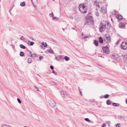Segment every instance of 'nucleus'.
I'll return each instance as SVG.
<instances>
[{
    "mask_svg": "<svg viewBox=\"0 0 127 127\" xmlns=\"http://www.w3.org/2000/svg\"><path fill=\"white\" fill-rule=\"evenodd\" d=\"M110 25L107 21L101 22L99 25V30L100 32L104 31L105 29H109L110 28Z\"/></svg>",
    "mask_w": 127,
    "mask_h": 127,
    "instance_id": "obj_1",
    "label": "nucleus"
},
{
    "mask_svg": "<svg viewBox=\"0 0 127 127\" xmlns=\"http://www.w3.org/2000/svg\"><path fill=\"white\" fill-rule=\"evenodd\" d=\"M94 23V21L92 16L88 14L85 21L84 26L85 27L89 26L91 27L93 25Z\"/></svg>",
    "mask_w": 127,
    "mask_h": 127,
    "instance_id": "obj_2",
    "label": "nucleus"
},
{
    "mask_svg": "<svg viewBox=\"0 0 127 127\" xmlns=\"http://www.w3.org/2000/svg\"><path fill=\"white\" fill-rule=\"evenodd\" d=\"M86 4L85 3L80 4L79 5V10L81 13L83 14L86 13L87 12L88 8L87 6L86 5H85Z\"/></svg>",
    "mask_w": 127,
    "mask_h": 127,
    "instance_id": "obj_3",
    "label": "nucleus"
},
{
    "mask_svg": "<svg viewBox=\"0 0 127 127\" xmlns=\"http://www.w3.org/2000/svg\"><path fill=\"white\" fill-rule=\"evenodd\" d=\"M121 49L123 50H126L127 49V43L126 42H123L121 45Z\"/></svg>",
    "mask_w": 127,
    "mask_h": 127,
    "instance_id": "obj_4",
    "label": "nucleus"
},
{
    "mask_svg": "<svg viewBox=\"0 0 127 127\" xmlns=\"http://www.w3.org/2000/svg\"><path fill=\"white\" fill-rule=\"evenodd\" d=\"M49 103L50 105L52 107H54L56 105V103L53 100L51 99L49 100Z\"/></svg>",
    "mask_w": 127,
    "mask_h": 127,
    "instance_id": "obj_5",
    "label": "nucleus"
},
{
    "mask_svg": "<svg viewBox=\"0 0 127 127\" xmlns=\"http://www.w3.org/2000/svg\"><path fill=\"white\" fill-rule=\"evenodd\" d=\"M102 49L103 52L107 54L109 53V49L108 47L107 46L103 47L102 48Z\"/></svg>",
    "mask_w": 127,
    "mask_h": 127,
    "instance_id": "obj_6",
    "label": "nucleus"
},
{
    "mask_svg": "<svg viewBox=\"0 0 127 127\" xmlns=\"http://www.w3.org/2000/svg\"><path fill=\"white\" fill-rule=\"evenodd\" d=\"M100 10L103 13H105L106 12V11L105 9V7L103 6L101 7Z\"/></svg>",
    "mask_w": 127,
    "mask_h": 127,
    "instance_id": "obj_7",
    "label": "nucleus"
},
{
    "mask_svg": "<svg viewBox=\"0 0 127 127\" xmlns=\"http://www.w3.org/2000/svg\"><path fill=\"white\" fill-rule=\"evenodd\" d=\"M116 17L117 19L120 20H122L123 19V17L122 15H117L116 16Z\"/></svg>",
    "mask_w": 127,
    "mask_h": 127,
    "instance_id": "obj_8",
    "label": "nucleus"
},
{
    "mask_svg": "<svg viewBox=\"0 0 127 127\" xmlns=\"http://www.w3.org/2000/svg\"><path fill=\"white\" fill-rule=\"evenodd\" d=\"M118 57V56L116 54H112V58L113 59H116Z\"/></svg>",
    "mask_w": 127,
    "mask_h": 127,
    "instance_id": "obj_9",
    "label": "nucleus"
},
{
    "mask_svg": "<svg viewBox=\"0 0 127 127\" xmlns=\"http://www.w3.org/2000/svg\"><path fill=\"white\" fill-rule=\"evenodd\" d=\"M106 38L108 41V42H111V39L110 36H106Z\"/></svg>",
    "mask_w": 127,
    "mask_h": 127,
    "instance_id": "obj_10",
    "label": "nucleus"
},
{
    "mask_svg": "<svg viewBox=\"0 0 127 127\" xmlns=\"http://www.w3.org/2000/svg\"><path fill=\"white\" fill-rule=\"evenodd\" d=\"M99 42L100 43H102L103 42V40L101 37H99Z\"/></svg>",
    "mask_w": 127,
    "mask_h": 127,
    "instance_id": "obj_11",
    "label": "nucleus"
},
{
    "mask_svg": "<svg viewBox=\"0 0 127 127\" xmlns=\"http://www.w3.org/2000/svg\"><path fill=\"white\" fill-rule=\"evenodd\" d=\"M94 4L96 6H97L98 8H99V3L96 1H95L94 2Z\"/></svg>",
    "mask_w": 127,
    "mask_h": 127,
    "instance_id": "obj_12",
    "label": "nucleus"
},
{
    "mask_svg": "<svg viewBox=\"0 0 127 127\" xmlns=\"http://www.w3.org/2000/svg\"><path fill=\"white\" fill-rule=\"evenodd\" d=\"M48 52L51 54H53L54 53V51L50 47V50H48Z\"/></svg>",
    "mask_w": 127,
    "mask_h": 127,
    "instance_id": "obj_13",
    "label": "nucleus"
},
{
    "mask_svg": "<svg viewBox=\"0 0 127 127\" xmlns=\"http://www.w3.org/2000/svg\"><path fill=\"white\" fill-rule=\"evenodd\" d=\"M112 105L114 106L118 107L119 105V104L116 103H112Z\"/></svg>",
    "mask_w": 127,
    "mask_h": 127,
    "instance_id": "obj_14",
    "label": "nucleus"
},
{
    "mask_svg": "<svg viewBox=\"0 0 127 127\" xmlns=\"http://www.w3.org/2000/svg\"><path fill=\"white\" fill-rule=\"evenodd\" d=\"M20 47L21 48L23 49H25L26 48V47L22 44L20 45Z\"/></svg>",
    "mask_w": 127,
    "mask_h": 127,
    "instance_id": "obj_15",
    "label": "nucleus"
},
{
    "mask_svg": "<svg viewBox=\"0 0 127 127\" xmlns=\"http://www.w3.org/2000/svg\"><path fill=\"white\" fill-rule=\"evenodd\" d=\"M112 102L110 100H108L106 101V104L107 105H109Z\"/></svg>",
    "mask_w": 127,
    "mask_h": 127,
    "instance_id": "obj_16",
    "label": "nucleus"
},
{
    "mask_svg": "<svg viewBox=\"0 0 127 127\" xmlns=\"http://www.w3.org/2000/svg\"><path fill=\"white\" fill-rule=\"evenodd\" d=\"M119 26L120 27H124L125 26L124 24L122 23H120L119 25Z\"/></svg>",
    "mask_w": 127,
    "mask_h": 127,
    "instance_id": "obj_17",
    "label": "nucleus"
},
{
    "mask_svg": "<svg viewBox=\"0 0 127 127\" xmlns=\"http://www.w3.org/2000/svg\"><path fill=\"white\" fill-rule=\"evenodd\" d=\"M28 42L30 43L29 45L30 46L34 44V42L31 41H29Z\"/></svg>",
    "mask_w": 127,
    "mask_h": 127,
    "instance_id": "obj_18",
    "label": "nucleus"
},
{
    "mask_svg": "<svg viewBox=\"0 0 127 127\" xmlns=\"http://www.w3.org/2000/svg\"><path fill=\"white\" fill-rule=\"evenodd\" d=\"M30 56L32 57L33 59H35L36 58V56L34 54H31Z\"/></svg>",
    "mask_w": 127,
    "mask_h": 127,
    "instance_id": "obj_19",
    "label": "nucleus"
},
{
    "mask_svg": "<svg viewBox=\"0 0 127 127\" xmlns=\"http://www.w3.org/2000/svg\"><path fill=\"white\" fill-rule=\"evenodd\" d=\"M26 5L25 2H23L21 3L20 4V5L22 6H24Z\"/></svg>",
    "mask_w": 127,
    "mask_h": 127,
    "instance_id": "obj_20",
    "label": "nucleus"
},
{
    "mask_svg": "<svg viewBox=\"0 0 127 127\" xmlns=\"http://www.w3.org/2000/svg\"><path fill=\"white\" fill-rule=\"evenodd\" d=\"M94 42L95 45L96 46H98V41L95 40L94 41Z\"/></svg>",
    "mask_w": 127,
    "mask_h": 127,
    "instance_id": "obj_21",
    "label": "nucleus"
},
{
    "mask_svg": "<svg viewBox=\"0 0 127 127\" xmlns=\"http://www.w3.org/2000/svg\"><path fill=\"white\" fill-rule=\"evenodd\" d=\"M41 45L44 46V47H45L47 46V45L46 43H44V42H43L42 43Z\"/></svg>",
    "mask_w": 127,
    "mask_h": 127,
    "instance_id": "obj_22",
    "label": "nucleus"
},
{
    "mask_svg": "<svg viewBox=\"0 0 127 127\" xmlns=\"http://www.w3.org/2000/svg\"><path fill=\"white\" fill-rule=\"evenodd\" d=\"M28 63H30L32 62V59L31 58H29L28 60Z\"/></svg>",
    "mask_w": 127,
    "mask_h": 127,
    "instance_id": "obj_23",
    "label": "nucleus"
},
{
    "mask_svg": "<svg viewBox=\"0 0 127 127\" xmlns=\"http://www.w3.org/2000/svg\"><path fill=\"white\" fill-rule=\"evenodd\" d=\"M65 60L66 61H68L69 60V57L67 56H65L64 57Z\"/></svg>",
    "mask_w": 127,
    "mask_h": 127,
    "instance_id": "obj_24",
    "label": "nucleus"
},
{
    "mask_svg": "<svg viewBox=\"0 0 127 127\" xmlns=\"http://www.w3.org/2000/svg\"><path fill=\"white\" fill-rule=\"evenodd\" d=\"M24 55V53L23 52H21L20 53V55L22 57H23Z\"/></svg>",
    "mask_w": 127,
    "mask_h": 127,
    "instance_id": "obj_25",
    "label": "nucleus"
},
{
    "mask_svg": "<svg viewBox=\"0 0 127 127\" xmlns=\"http://www.w3.org/2000/svg\"><path fill=\"white\" fill-rule=\"evenodd\" d=\"M82 36H83V35L84 36H82V38H84V39H85L86 38H88V37H89V36H85V35H83V33H82Z\"/></svg>",
    "mask_w": 127,
    "mask_h": 127,
    "instance_id": "obj_26",
    "label": "nucleus"
},
{
    "mask_svg": "<svg viewBox=\"0 0 127 127\" xmlns=\"http://www.w3.org/2000/svg\"><path fill=\"white\" fill-rule=\"evenodd\" d=\"M109 95L108 94H106L104 96V97L105 98H108L109 97Z\"/></svg>",
    "mask_w": 127,
    "mask_h": 127,
    "instance_id": "obj_27",
    "label": "nucleus"
},
{
    "mask_svg": "<svg viewBox=\"0 0 127 127\" xmlns=\"http://www.w3.org/2000/svg\"><path fill=\"white\" fill-rule=\"evenodd\" d=\"M5 126H6V127H8L9 126V125H6L4 124H2L1 125V126L3 127Z\"/></svg>",
    "mask_w": 127,
    "mask_h": 127,
    "instance_id": "obj_28",
    "label": "nucleus"
},
{
    "mask_svg": "<svg viewBox=\"0 0 127 127\" xmlns=\"http://www.w3.org/2000/svg\"><path fill=\"white\" fill-rule=\"evenodd\" d=\"M95 14L96 16H98L99 15V13L98 11L95 12Z\"/></svg>",
    "mask_w": 127,
    "mask_h": 127,
    "instance_id": "obj_29",
    "label": "nucleus"
},
{
    "mask_svg": "<svg viewBox=\"0 0 127 127\" xmlns=\"http://www.w3.org/2000/svg\"><path fill=\"white\" fill-rule=\"evenodd\" d=\"M85 120L86 121H88V122H91V121L88 118H85Z\"/></svg>",
    "mask_w": 127,
    "mask_h": 127,
    "instance_id": "obj_30",
    "label": "nucleus"
},
{
    "mask_svg": "<svg viewBox=\"0 0 127 127\" xmlns=\"http://www.w3.org/2000/svg\"><path fill=\"white\" fill-rule=\"evenodd\" d=\"M58 58L59 59H58L59 60L61 59H62V56L60 55H58Z\"/></svg>",
    "mask_w": 127,
    "mask_h": 127,
    "instance_id": "obj_31",
    "label": "nucleus"
},
{
    "mask_svg": "<svg viewBox=\"0 0 127 127\" xmlns=\"http://www.w3.org/2000/svg\"><path fill=\"white\" fill-rule=\"evenodd\" d=\"M17 100L18 102L19 103H21V100H20V99L18 98L17 99Z\"/></svg>",
    "mask_w": 127,
    "mask_h": 127,
    "instance_id": "obj_32",
    "label": "nucleus"
},
{
    "mask_svg": "<svg viewBox=\"0 0 127 127\" xmlns=\"http://www.w3.org/2000/svg\"><path fill=\"white\" fill-rule=\"evenodd\" d=\"M20 39L21 40H24L25 39V38L23 36H22V37L20 38Z\"/></svg>",
    "mask_w": 127,
    "mask_h": 127,
    "instance_id": "obj_33",
    "label": "nucleus"
},
{
    "mask_svg": "<svg viewBox=\"0 0 127 127\" xmlns=\"http://www.w3.org/2000/svg\"><path fill=\"white\" fill-rule=\"evenodd\" d=\"M52 72L53 73H54L56 75L57 74V73L55 71L53 70H52Z\"/></svg>",
    "mask_w": 127,
    "mask_h": 127,
    "instance_id": "obj_34",
    "label": "nucleus"
},
{
    "mask_svg": "<svg viewBox=\"0 0 127 127\" xmlns=\"http://www.w3.org/2000/svg\"><path fill=\"white\" fill-rule=\"evenodd\" d=\"M105 123L108 125L110 124H111V122L109 121H106L105 122Z\"/></svg>",
    "mask_w": 127,
    "mask_h": 127,
    "instance_id": "obj_35",
    "label": "nucleus"
},
{
    "mask_svg": "<svg viewBox=\"0 0 127 127\" xmlns=\"http://www.w3.org/2000/svg\"><path fill=\"white\" fill-rule=\"evenodd\" d=\"M49 15L50 17H52L54 16V15L53 13L52 12L51 13L49 14Z\"/></svg>",
    "mask_w": 127,
    "mask_h": 127,
    "instance_id": "obj_36",
    "label": "nucleus"
},
{
    "mask_svg": "<svg viewBox=\"0 0 127 127\" xmlns=\"http://www.w3.org/2000/svg\"><path fill=\"white\" fill-rule=\"evenodd\" d=\"M34 88L36 89H37V91H39L40 92V91H39V89H38V88L37 87H36L35 86H34Z\"/></svg>",
    "mask_w": 127,
    "mask_h": 127,
    "instance_id": "obj_37",
    "label": "nucleus"
},
{
    "mask_svg": "<svg viewBox=\"0 0 127 127\" xmlns=\"http://www.w3.org/2000/svg\"><path fill=\"white\" fill-rule=\"evenodd\" d=\"M51 84H52L54 85H55L56 84L55 83V82H53V81L51 82Z\"/></svg>",
    "mask_w": 127,
    "mask_h": 127,
    "instance_id": "obj_38",
    "label": "nucleus"
},
{
    "mask_svg": "<svg viewBox=\"0 0 127 127\" xmlns=\"http://www.w3.org/2000/svg\"><path fill=\"white\" fill-rule=\"evenodd\" d=\"M55 59L56 60H57V61H60V60H59V59H58V58L57 57H56V56H55Z\"/></svg>",
    "mask_w": 127,
    "mask_h": 127,
    "instance_id": "obj_39",
    "label": "nucleus"
},
{
    "mask_svg": "<svg viewBox=\"0 0 127 127\" xmlns=\"http://www.w3.org/2000/svg\"><path fill=\"white\" fill-rule=\"evenodd\" d=\"M39 58L40 60H41L43 59V57L42 56H40L39 57Z\"/></svg>",
    "mask_w": 127,
    "mask_h": 127,
    "instance_id": "obj_40",
    "label": "nucleus"
},
{
    "mask_svg": "<svg viewBox=\"0 0 127 127\" xmlns=\"http://www.w3.org/2000/svg\"><path fill=\"white\" fill-rule=\"evenodd\" d=\"M50 68L52 70H53L54 69L53 66L52 65H51L50 66Z\"/></svg>",
    "mask_w": 127,
    "mask_h": 127,
    "instance_id": "obj_41",
    "label": "nucleus"
},
{
    "mask_svg": "<svg viewBox=\"0 0 127 127\" xmlns=\"http://www.w3.org/2000/svg\"><path fill=\"white\" fill-rule=\"evenodd\" d=\"M103 126H102V127H106V125L105 124H103Z\"/></svg>",
    "mask_w": 127,
    "mask_h": 127,
    "instance_id": "obj_42",
    "label": "nucleus"
},
{
    "mask_svg": "<svg viewBox=\"0 0 127 127\" xmlns=\"http://www.w3.org/2000/svg\"><path fill=\"white\" fill-rule=\"evenodd\" d=\"M29 38L31 39H32V40H34V38H33L32 36H30L29 37Z\"/></svg>",
    "mask_w": 127,
    "mask_h": 127,
    "instance_id": "obj_43",
    "label": "nucleus"
},
{
    "mask_svg": "<svg viewBox=\"0 0 127 127\" xmlns=\"http://www.w3.org/2000/svg\"><path fill=\"white\" fill-rule=\"evenodd\" d=\"M62 96L64 97H65V94L64 93H63V94L62 95Z\"/></svg>",
    "mask_w": 127,
    "mask_h": 127,
    "instance_id": "obj_44",
    "label": "nucleus"
},
{
    "mask_svg": "<svg viewBox=\"0 0 127 127\" xmlns=\"http://www.w3.org/2000/svg\"><path fill=\"white\" fill-rule=\"evenodd\" d=\"M79 90L80 91V95H82V93L81 92V91L80 90V89L79 88Z\"/></svg>",
    "mask_w": 127,
    "mask_h": 127,
    "instance_id": "obj_45",
    "label": "nucleus"
},
{
    "mask_svg": "<svg viewBox=\"0 0 127 127\" xmlns=\"http://www.w3.org/2000/svg\"><path fill=\"white\" fill-rule=\"evenodd\" d=\"M52 19H53V20H54L55 19H57V18L55 17H53V16H52Z\"/></svg>",
    "mask_w": 127,
    "mask_h": 127,
    "instance_id": "obj_46",
    "label": "nucleus"
},
{
    "mask_svg": "<svg viewBox=\"0 0 127 127\" xmlns=\"http://www.w3.org/2000/svg\"><path fill=\"white\" fill-rule=\"evenodd\" d=\"M28 52H30V53L31 54H31L32 52L30 51L29 50H28Z\"/></svg>",
    "mask_w": 127,
    "mask_h": 127,
    "instance_id": "obj_47",
    "label": "nucleus"
},
{
    "mask_svg": "<svg viewBox=\"0 0 127 127\" xmlns=\"http://www.w3.org/2000/svg\"><path fill=\"white\" fill-rule=\"evenodd\" d=\"M60 93L62 95L63 94V93H64L63 91H61Z\"/></svg>",
    "mask_w": 127,
    "mask_h": 127,
    "instance_id": "obj_48",
    "label": "nucleus"
},
{
    "mask_svg": "<svg viewBox=\"0 0 127 127\" xmlns=\"http://www.w3.org/2000/svg\"><path fill=\"white\" fill-rule=\"evenodd\" d=\"M120 125V124L119 123H118L116 125V126L117 127L118 126H119Z\"/></svg>",
    "mask_w": 127,
    "mask_h": 127,
    "instance_id": "obj_49",
    "label": "nucleus"
},
{
    "mask_svg": "<svg viewBox=\"0 0 127 127\" xmlns=\"http://www.w3.org/2000/svg\"><path fill=\"white\" fill-rule=\"evenodd\" d=\"M114 12L115 13H117V11L116 10H114Z\"/></svg>",
    "mask_w": 127,
    "mask_h": 127,
    "instance_id": "obj_50",
    "label": "nucleus"
},
{
    "mask_svg": "<svg viewBox=\"0 0 127 127\" xmlns=\"http://www.w3.org/2000/svg\"><path fill=\"white\" fill-rule=\"evenodd\" d=\"M127 55H124V58L126 57H127Z\"/></svg>",
    "mask_w": 127,
    "mask_h": 127,
    "instance_id": "obj_51",
    "label": "nucleus"
},
{
    "mask_svg": "<svg viewBox=\"0 0 127 127\" xmlns=\"http://www.w3.org/2000/svg\"><path fill=\"white\" fill-rule=\"evenodd\" d=\"M119 41H117V44H118L119 43Z\"/></svg>",
    "mask_w": 127,
    "mask_h": 127,
    "instance_id": "obj_52",
    "label": "nucleus"
},
{
    "mask_svg": "<svg viewBox=\"0 0 127 127\" xmlns=\"http://www.w3.org/2000/svg\"><path fill=\"white\" fill-rule=\"evenodd\" d=\"M70 18H71V19H73V17H71Z\"/></svg>",
    "mask_w": 127,
    "mask_h": 127,
    "instance_id": "obj_53",
    "label": "nucleus"
},
{
    "mask_svg": "<svg viewBox=\"0 0 127 127\" xmlns=\"http://www.w3.org/2000/svg\"><path fill=\"white\" fill-rule=\"evenodd\" d=\"M126 103L127 104V99L126 100Z\"/></svg>",
    "mask_w": 127,
    "mask_h": 127,
    "instance_id": "obj_54",
    "label": "nucleus"
},
{
    "mask_svg": "<svg viewBox=\"0 0 127 127\" xmlns=\"http://www.w3.org/2000/svg\"><path fill=\"white\" fill-rule=\"evenodd\" d=\"M110 124H108V127H110Z\"/></svg>",
    "mask_w": 127,
    "mask_h": 127,
    "instance_id": "obj_55",
    "label": "nucleus"
},
{
    "mask_svg": "<svg viewBox=\"0 0 127 127\" xmlns=\"http://www.w3.org/2000/svg\"><path fill=\"white\" fill-rule=\"evenodd\" d=\"M11 9H9V12H10V11H11Z\"/></svg>",
    "mask_w": 127,
    "mask_h": 127,
    "instance_id": "obj_56",
    "label": "nucleus"
},
{
    "mask_svg": "<svg viewBox=\"0 0 127 127\" xmlns=\"http://www.w3.org/2000/svg\"><path fill=\"white\" fill-rule=\"evenodd\" d=\"M14 47H14H14H12V48H13V49H14Z\"/></svg>",
    "mask_w": 127,
    "mask_h": 127,
    "instance_id": "obj_57",
    "label": "nucleus"
},
{
    "mask_svg": "<svg viewBox=\"0 0 127 127\" xmlns=\"http://www.w3.org/2000/svg\"><path fill=\"white\" fill-rule=\"evenodd\" d=\"M8 127H11V126H10L9 125V126H8Z\"/></svg>",
    "mask_w": 127,
    "mask_h": 127,
    "instance_id": "obj_58",
    "label": "nucleus"
},
{
    "mask_svg": "<svg viewBox=\"0 0 127 127\" xmlns=\"http://www.w3.org/2000/svg\"><path fill=\"white\" fill-rule=\"evenodd\" d=\"M96 10H98V9H97V8H96Z\"/></svg>",
    "mask_w": 127,
    "mask_h": 127,
    "instance_id": "obj_59",
    "label": "nucleus"
},
{
    "mask_svg": "<svg viewBox=\"0 0 127 127\" xmlns=\"http://www.w3.org/2000/svg\"><path fill=\"white\" fill-rule=\"evenodd\" d=\"M100 98H102V97H101V96L100 97Z\"/></svg>",
    "mask_w": 127,
    "mask_h": 127,
    "instance_id": "obj_60",
    "label": "nucleus"
},
{
    "mask_svg": "<svg viewBox=\"0 0 127 127\" xmlns=\"http://www.w3.org/2000/svg\"><path fill=\"white\" fill-rule=\"evenodd\" d=\"M111 20H112V18H111Z\"/></svg>",
    "mask_w": 127,
    "mask_h": 127,
    "instance_id": "obj_61",
    "label": "nucleus"
},
{
    "mask_svg": "<svg viewBox=\"0 0 127 127\" xmlns=\"http://www.w3.org/2000/svg\"><path fill=\"white\" fill-rule=\"evenodd\" d=\"M63 30L64 31V29H63Z\"/></svg>",
    "mask_w": 127,
    "mask_h": 127,
    "instance_id": "obj_62",
    "label": "nucleus"
},
{
    "mask_svg": "<svg viewBox=\"0 0 127 127\" xmlns=\"http://www.w3.org/2000/svg\"><path fill=\"white\" fill-rule=\"evenodd\" d=\"M40 77V76L39 75H38Z\"/></svg>",
    "mask_w": 127,
    "mask_h": 127,
    "instance_id": "obj_63",
    "label": "nucleus"
},
{
    "mask_svg": "<svg viewBox=\"0 0 127 127\" xmlns=\"http://www.w3.org/2000/svg\"><path fill=\"white\" fill-rule=\"evenodd\" d=\"M53 1H54V0H52Z\"/></svg>",
    "mask_w": 127,
    "mask_h": 127,
    "instance_id": "obj_64",
    "label": "nucleus"
}]
</instances>
